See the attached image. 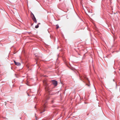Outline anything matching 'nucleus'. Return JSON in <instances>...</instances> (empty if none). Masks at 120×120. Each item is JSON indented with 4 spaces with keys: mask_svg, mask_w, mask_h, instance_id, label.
<instances>
[{
    "mask_svg": "<svg viewBox=\"0 0 120 120\" xmlns=\"http://www.w3.org/2000/svg\"><path fill=\"white\" fill-rule=\"evenodd\" d=\"M43 83L44 85L45 86V91H48L49 90V89L47 82L45 80H44L43 81Z\"/></svg>",
    "mask_w": 120,
    "mask_h": 120,
    "instance_id": "f257e3e1",
    "label": "nucleus"
},
{
    "mask_svg": "<svg viewBox=\"0 0 120 120\" xmlns=\"http://www.w3.org/2000/svg\"><path fill=\"white\" fill-rule=\"evenodd\" d=\"M47 102L46 101V100L45 99L44 100L43 102V107H44V109L43 111H41V113H42L45 111V108L46 107V104L47 103Z\"/></svg>",
    "mask_w": 120,
    "mask_h": 120,
    "instance_id": "f03ea898",
    "label": "nucleus"
},
{
    "mask_svg": "<svg viewBox=\"0 0 120 120\" xmlns=\"http://www.w3.org/2000/svg\"><path fill=\"white\" fill-rule=\"evenodd\" d=\"M31 16L32 18V19H33V21L34 22L36 23L37 22V21L36 20V18L35 17L34 14L32 13V15H31Z\"/></svg>",
    "mask_w": 120,
    "mask_h": 120,
    "instance_id": "7ed1b4c3",
    "label": "nucleus"
},
{
    "mask_svg": "<svg viewBox=\"0 0 120 120\" xmlns=\"http://www.w3.org/2000/svg\"><path fill=\"white\" fill-rule=\"evenodd\" d=\"M52 84L54 85L55 86H57V82L56 81L53 80L52 81Z\"/></svg>",
    "mask_w": 120,
    "mask_h": 120,
    "instance_id": "20e7f679",
    "label": "nucleus"
},
{
    "mask_svg": "<svg viewBox=\"0 0 120 120\" xmlns=\"http://www.w3.org/2000/svg\"><path fill=\"white\" fill-rule=\"evenodd\" d=\"M14 62L15 65L17 66H19L21 65V64L20 63L18 62H16L15 60H14Z\"/></svg>",
    "mask_w": 120,
    "mask_h": 120,
    "instance_id": "39448f33",
    "label": "nucleus"
},
{
    "mask_svg": "<svg viewBox=\"0 0 120 120\" xmlns=\"http://www.w3.org/2000/svg\"><path fill=\"white\" fill-rule=\"evenodd\" d=\"M39 27V25H36L35 26V27L36 28H38Z\"/></svg>",
    "mask_w": 120,
    "mask_h": 120,
    "instance_id": "423d86ee",
    "label": "nucleus"
},
{
    "mask_svg": "<svg viewBox=\"0 0 120 120\" xmlns=\"http://www.w3.org/2000/svg\"><path fill=\"white\" fill-rule=\"evenodd\" d=\"M56 29H58V28H59V26H58V25H56Z\"/></svg>",
    "mask_w": 120,
    "mask_h": 120,
    "instance_id": "0eeeda50",
    "label": "nucleus"
},
{
    "mask_svg": "<svg viewBox=\"0 0 120 120\" xmlns=\"http://www.w3.org/2000/svg\"><path fill=\"white\" fill-rule=\"evenodd\" d=\"M86 85L88 86H90V84H86Z\"/></svg>",
    "mask_w": 120,
    "mask_h": 120,
    "instance_id": "6e6552de",
    "label": "nucleus"
},
{
    "mask_svg": "<svg viewBox=\"0 0 120 120\" xmlns=\"http://www.w3.org/2000/svg\"><path fill=\"white\" fill-rule=\"evenodd\" d=\"M54 101L53 100H52L51 101V102L52 103H54Z\"/></svg>",
    "mask_w": 120,
    "mask_h": 120,
    "instance_id": "1a4fd4ad",
    "label": "nucleus"
},
{
    "mask_svg": "<svg viewBox=\"0 0 120 120\" xmlns=\"http://www.w3.org/2000/svg\"><path fill=\"white\" fill-rule=\"evenodd\" d=\"M86 79H87V80H88V82H89V80H88V79L87 78H86Z\"/></svg>",
    "mask_w": 120,
    "mask_h": 120,
    "instance_id": "9d476101",
    "label": "nucleus"
},
{
    "mask_svg": "<svg viewBox=\"0 0 120 120\" xmlns=\"http://www.w3.org/2000/svg\"><path fill=\"white\" fill-rule=\"evenodd\" d=\"M40 24V23H38V25H39V24Z\"/></svg>",
    "mask_w": 120,
    "mask_h": 120,
    "instance_id": "9b49d317",
    "label": "nucleus"
}]
</instances>
